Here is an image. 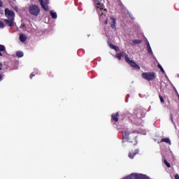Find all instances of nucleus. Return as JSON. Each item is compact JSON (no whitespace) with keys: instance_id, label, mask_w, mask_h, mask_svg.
<instances>
[{"instance_id":"30","label":"nucleus","mask_w":179,"mask_h":179,"mask_svg":"<svg viewBox=\"0 0 179 179\" xmlns=\"http://www.w3.org/2000/svg\"><path fill=\"white\" fill-rule=\"evenodd\" d=\"M131 17V19H134V17Z\"/></svg>"},{"instance_id":"8","label":"nucleus","mask_w":179,"mask_h":179,"mask_svg":"<svg viewBox=\"0 0 179 179\" xmlns=\"http://www.w3.org/2000/svg\"><path fill=\"white\" fill-rule=\"evenodd\" d=\"M108 22L110 24L111 29H113V30H117V27H115V23L117 21L115 20V18L110 17Z\"/></svg>"},{"instance_id":"17","label":"nucleus","mask_w":179,"mask_h":179,"mask_svg":"<svg viewBox=\"0 0 179 179\" xmlns=\"http://www.w3.org/2000/svg\"><path fill=\"white\" fill-rule=\"evenodd\" d=\"M164 164H166V167H168L169 169L171 167V166L170 165V163H169L167 160L164 159Z\"/></svg>"},{"instance_id":"4","label":"nucleus","mask_w":179,"mask_h":179,"mask_svg":"<svg viewBox=\"0 0 179 179\" xmlns=\"http://www.w3.org/2000/svg\"><path fill=\"white\" fill-rule=\"evenodd\" d=\"M134 138H136V133L130 134L128 131H124L123 133V142L129 141L134 143V145H136V139H134ZM133 140V141H132Z\"/></svg>"},{"instance_id":"9","label":"nucleus","mask_w":179,"mask_h":179,"mask_svg":"<svg viewBox=\"0 0 179 179\" xmlns=\"http://www.w3.org/2000/svg\"><path fill=\"white\" fill-rule=\"evenodd\" d=\"M20 40L22 43H24V41H26V40H27V36L24 34H21L20 35Z\"/></svg>"},{"instance_id":"26","label":"nucleus","mask_w":179,"mask_h":179,"mask_svg":"<svg viewBox=\"0 0 179 179\" xmlns=\"http://www.w3.org/2000/svg\"><path fill=\"white\" fill-rule=\"evenodd\" d=\"M2 5H3L2 1H0V8L2 6Z\"/></svg>"},{"instance_id":"7","label":"nucleus","mask_w":179,"mask_h":179,"mask_svg":"<svg viewBox=\"0 0 179 179\" xmlns=\"http://www.w3.org/2000/svg\"><path fill=\"white\" fill-rule=\"evenodd\" d=\"M38 1L41 3V7L43 8V9H44V10H45L46 12H48V10H50V9L48 8V0H38Z\"/></svg>"},{"instance_id":"28","label":"nucleus","mask_w":179,"mask_h":179,"mask_svg":"<svg viewBox=\"0 0 179 179\" xmlns=\"http://www.w3.org/2000/svg\"><path fill=\"white\" fill-rule=\"evenodd\" d=\"M14 9H15V10L16 12H17V10H18L17 7H15Z\"/></svg>"},{"instance_id":"14","label":"nucleus","mask_w":179,"mask_h":179,"mask_svg":"<svg viewBox=\"0 0 179 179\" xmlns=\"http://www.w3.org/2000/svg\"><path fill=\"white\" fill-rule=\"evenodd\" d=\"M6 50V48H5V45H0V57H2V53L1 52L5 51Z\"/></svg>"},{"instance_id":"21","label":"nucleus","mask_w":179,"mask_h":179,"mask_svg":"<svg viewBox=\"0 0 179 179\" xmlns=\"http://www.w3.org/2000/svg\"><path fill=\"white\" fill-rule=\"evenodd\" d=\"M5 27V24L0 21V29H3Z\"/></svg>"},{"instance_id":"11","label":"nucleus","mask_w":179,"mask_h":179,"mask_svg":"<svg viewBox=\"0 0 179 179\" xmlns=\"http://www.w3.org/2000/svg\"><path fill=\"white\" fill-rule=\"evenodd\" d=\"M120 116V114L118 113L115 114H113L112 115V118L113 120L115 121V122H117L118 121V117Z\"/></svg>"},{"instance_id":"13","label":"nucleus","mask_w":179,"mask_h":179,"mask_svg":"<svg viewBox=\"0 0 179 179\" xmlns=\"http://www.w3.org/2000/svg\"><path fill=\"white\" fill-rule=\"evenodd\" d=\"M137 153H138V150H136V151H135V152H130V153L129 154V157L130 159H133L134 157L136 155H137Z\"/></svg>"},{"instance_id":"18","label":"nucleus","mask_w":179,"mask_h":179,"mask_svg":"<svg viewBox=\"0 0 179 179\" xmlns=\"http://www.w3.org/2000/svg\"><path fill=\"white\" fill-rule=\"evenodd\" d=\"M132 43L133 44H141V40H133Z\"/></svg>"},{"instance_id":"12","label":"nucleus","mask_w":179,"mask_h":179,"mask_svg":"<svg viewBox=\"0 0 179 179\" xmlns=\"http://www.w3.org/2000/svg\"><path fill=\"white\" fill-rule=\"evenodd\" d=\"M161 142H165L166 143H169V145H171V141H170V138H162L161 140Z\"/></svg>"},{"instance_id":"24","label":"nucleus","mask_w":179,"mask_h":179,"mask_svg":"<svg viewBox=\"0 0 179 179\" xmlns=\"http://www.w3.org/2000/svg\"><path fill=\"white\" fill-rule=\"evenodd\" d=\"M175 179H179V175L178 174H176L175 176Z\"/></svg>"},{"instance_id":"19","label":"nucleus","mask_w":179,"mask_h":179,"mask_svg":"<svg viewBox=\"0 0 179 179\" xmlns=\"http://www.w3.org/2000/svg\"><path fill=\"white\" fill-rule=\"evenodd\" d=\"M158 68H159V69L161 70V71L162 72V73H164V69H163V67L162 66V65L158 64Z\"/></svg>"},{"instance_id":"20","label":"nucleus","mask_w":179,"mask_h":179,"mask_svg":"<svg viewBox=\"0 0 179 179\" xmlns=\"http://www.w3.org/2000/svg\"><path fill=\"white\" fill-rule=\"evenodd\" d=\"M148 51L149 54H151V55H153V51H152V48H148Z\"/></svg>"},{"instance_id":"6","label":"nucleus","mask_w":179,"mask_h":179,"mask_svg":"<svg viewBox=\"0 0 179 179\" xmlns=\"http://www.w3.org/2000/svg\"><path fill=\"white\" fill-rule=\"evenodd\" d=\"M142 78L143 79H145V80H153L154 79H156V73H150V72H147V73H143L141 75Z\"/></svg>"},{"instance_id":"3","label":"nucleus","mask_w":179,"mask_h":179,"mask_svg":"<svg viewBox=\"0 0 179 179\" xmlns=\"http://www.w3.org/2000/svg\"><path fill=\"white\" fill-rule=\"evenodd\" d=\"M124 56V59L126 62H127V64H129L130 66H132V68H135L136 69H137V71H139L141 69V67L139 66V65L136 64L135 62L129 59V56H128V55L125 54V52H121L120 53L117 54L115 55V58H118V59H121V58H122V57Z\"/></svg>"},{"instance_id":"23","label":"nucleus","mask_w":179,"mask_h":179,"mask_svg":"<svg viewBox=\"0 0 179 179\" xmlns=\"http://www.w3.org/2000/svg\"><path fill=\"white\" fill-rule=\"evenodd\" d=\"M147 48H150V44L149 42L147 43Z\"/></svg>"},{"instance_id":"25","label":"nucleus","mask_w":179,"mask_h":179,"mask_svg":"<svg viewBox=\"0 0 179 179\" xmlns=\"http://www.w3.org/2000/svg\"><path fill=\"white\" fill-rule=\"evenodd\" d=\"M35 76V74L32 73L31 74V76H30L31 79V78H33V76Z\"/></svg>"},{"instance_id":"5","label":"nucleus","mask_w":179,"mask_h":179,"mask_svg":"<svg viewBox=\"0 0 179 179\" xmlns=\"http://www.w3.org/2000/svg\"><path fill=\"white\" fill-rule=\"evenodd\" d=\"M29 12L32 16H38L40 15V7L36 4H31L29 7Z\"/></svg>"},{"instance_id":"1","label":"nucleus","mask_w":179,"mask_h":179,"mask_svg":"<svg viewBox=\"0 0 179 179\" xmlns=\"http://www.w3.org/2000/svg\"><path fill=\"white\" fill-rule=\"evenodd\" d=\"M103 0H94L96 12L99 15H100V20L101 22H103L104 24H108V19H107V9L104 8V4L101 3Z\"/></svg>"},{"instance_id":"22","label":"nucleus","mask_w":179,"mask_h":179,"mask_svg":"<svg viewBox=\"0 0 179 179\" xmlns=\"http://www.w3.org/2000/svg\"><path fill=\"white\" fill-rule=\"evenodd\" d=\"M160 101L161 103H164V99H163V96H159Z\"/></svg>"},{"instance_id":"2","label":"nucleus","mask_w":179,"mask_h":179,"mask_svg":"<svg viewBox=\"0 0 179 179\" xmlns=\"http://www.w3.org/2000/svg\"><path fill=\"white\" fill-rule=\"evenodd\" d=\"M5 16L7 19L4 20V22L10 27H13L15 26V12L9 8L5 9Z\"/></svg>"},{"instance_id":"10","label":"nucleus","mask_w":179,"mask_h":179,"mask_svg":"<svg viewBox=\"0 0 179 179\" xmlns=\"http://www.w3.org/2000/svg\"><path fill=\"white\" fill-rule=\"evenodd\" d=\"M50 16L52 19H57L58 17V15H57V13L54 10H50Z\"/></svg>"},{"instance_id":"31","label":"nucleus","mask_w":179,"mask_h":179,"mask_svg":"<svg viewBox=\"0 0 179 179\" xmlns=\"http://www.w3.org/2000/svg\"><path fill=\"white\" fill-rule=\"evenodd\" d=\"M13 1H16V0H13Z\"/></svg>"},{"instance_id":"16","label":"nucleus","mask_w":179,"mask_h":179,"mask_svg":"<svg viewBox=\"0 0 179 179\" xmlns=\"http://www.w3.org/2000/svg\"><path fill=\"white\" fill-rule=\"evenodd\" d=\"M16 55H17V57H18V58H22V57H23L24 54H23V52L18 51L16 52Z\"/></svg>"},{"instance_id":"27","label":"nucleus","mask_w":179,"mask_h":179,"mask_svg":"<svg viewBox=\"0 0 179 179\" xmlns=\"http://www.w3.org/2000/svg\"><path fill=\"white\" fill-rule=\"evenodd\" d=\"M2 69V64L0 63V71Z\"/></svg>"},{"instance_id":"15","label":"nucleus","mask_w":179,"mask_h":179,"mask_svg":"<svg viewBox=\"0 0 179 179\" xmlns=\"http://www.w3.org/2000/svg\"><path fill=\"white\" fill-rule=\"evenodd\" d=\"M110 48H112L113 50H115V51H118V50H120V48H118L117 46H115L114 45L112 44H109Z\"/></svg>"},{"instance_id":"29","label":"nucleus","mask_w":179,"mask_h":179,"mask_svg":"<svg viewBox=\"0 0 179 179\" xmlns=\"http://www.w3.org/2000/svg\"><path fill=\"white\" fill-rule=\"evenodd\" d=\"M2 80V75L0 74V81Z\"/></svg>"}]
</instances>
